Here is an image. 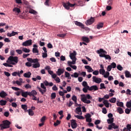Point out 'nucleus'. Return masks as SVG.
Masks as SVG:
<instances>
[{"label":"nucleus","mask_w":131,"mask_h":131,"mask_svg":"<svg viewBox=\"0 0 131 131\" xmlns=\"http://www.w3.org/2000/svg\"><path fill=\"white\" fill-rule=\"evenodd\" d=\"M107 121L108 124H112L114 121V118H112L111 119H108L107 120Z\"/></svg>","instance_id":"nucleus-27"},{"label":"nucleus","mask_w":131,"mask_h":131,"mask_svg":"<svg viewBox=\"0 0 131 131\" xmlns=\"http://www.w3.org/2000/svg\"><path fill=\"white\" fill-rule=\"evenodd\" d=\"M82 85L84 86V88H86V86H89V85H88V83L86 82V81H83Z\"/></svg>","instance_id":"nucleus-50"},{"label":"nucleus","mask_w":131,"mask_h":131,"mask_svg":"<svg viewBox=\"0 0 131 131\" xmlns=\"http://www.w3.org/2000/svg\"><path fill=\"white\" fill-rule=\"evenodd\" d=\"M111 66H112V68H116V63L113 62L112 63Z\"/></svg>","instance_id":"nucleus-63"},{"label":"nucleus","mask_w":131,"mask_h":131,"mask_svg":"<svg viewBox=\"0 0 131 131\" xmlns=\"http://www.w3.org/2000/svg\"><path fill=\"white\" fill-rule=\"evenodd\" d=\"M92 117V115H91V114H86L85 115V118L86 119H88V118H91Z\"/></svg>","instance_id":"nucleus-57"},{"label":"nucleus","mask_w":131,"mask_h":131,"mask_svg":"<svg viewBox=\"0 0 131 131\" xmlns=\"http://www.w3.org/2000/svg\"><path fill=\"white\" fill-rule=\"evenodd\" d=\"M60 123H61V122H60V121H59L58 120H57L56 121V122H55V123H54V125L55 126H58V125H59V124H60Z\"/></svg>","instance_id":"nucleus-47"},{"label":"nucleus","mask_w":131,"mask_h":131,"mask_svg":"<svg viewBox=\"0 0 131 131\" xmlns=\"http://www.w3.org/2000/svg\"><path fill=\"white\" fill-rule=\"evenodd\" d=\"M126 106L127 108H130L131 107V100L127 102Z\"/></svg>","instance_id":"nucleus-43"},{"label":"nucleus","mask_w":131,"mask_h":131,"mask_svg":"<svg viewBox=\"0 0 131 131\" xmlns=\"http://www.w3.org/2000/svg\"><path fill=\"white\" fill-rule=\"evenodd\" d=\"M103 103L106 108H109V102H108V100H105L103 101Z\"/></svg>","instance_id":"nucleus-28"},{"label":"nucleus","mask_w":131,"mask_h":131,"mask_svg":"<svg viewBox=\"0 0 131 131\" xmlns=\"http://www.w3.org/2000/svg\"><path fill=\"white\" fill-rule=\"evenodd\" d=\"M109 75H110V73L106 72L105 74H104L103 77H104V78H108Z\"/></svg>","instance_id":"nucleus-36"},{"label":"nucleus","mask_w":131,"mask_h":131,"mask_svg":"<svg viewBox=\"0 0 131 131\" xmlns=\"http://www.w3.org/2000/svg\"><path fill=\"white\" fill-rule=\"evenodd\" d=\"M75 62H76V60H72V61H68V63L69 66L71 67V66H72V65H74V64H75Z\"/></svg>","instance_id":"nucleus-26"},{"label":"nucleus","mask_w":131,"mask_h":131,"mask_svg":"<svg viewBox=\"0 0 131 131\" xmlns=\"http://www.w3.org/2000/svg\"><path fill=\"white\" fill-rule=\"evenodd\" d=\"M29 13H30V14H33L34 15L37 13V12L33 9H30L29 10Z\"/></svg>","instance_id":"nucleus-32"},{"label":"nucleus","mask_w":131,"mask_h":131,"mask_svg":"<svg viewBox=\"0 0 131 131\" xmlns=\"http://www.w3.org/2000/svg\"><path fill=\"white\" fill-rule=\"evenodd\" d=\"M40 86L41 88L39 86H37V89L41 93V95H43L45 93H47V87L45 86V84L43 83H41ZM41 89H43V90Z\"/></svg>","instance_id":"nucleus-4"},{"label":"nucleus","mask_w":131,"mask_h":131,"mask_svg":"<svg viewBox=\"0 0 131 131\" xmlns=\"http://www.w3.org/2000/svg\"><path fill=\"white\" fill-rule=\"evenodd\" d=\"M117 105L119 106V107H123V102H118L117 103Z\"/></svg>","instance_id":"nucleus-44"},{"label":"nucleus","mask_w":131,"mask_h":131,"mask_svg":"<svg viewBox=\"0 0 131 131\" xmlns=\"http://www.w3.org/2000/svg\"><path fill=\"white\" fill-rule=\"evenodd\" d=\"M42 58H47V57H48V54L47 53V52L42 53Z\"/></svg>","instance_id":"nucleus-56"},{"label":"nucleus","mask_w":131,"mask_h":131,"mask_svg":"<svg viewBox=\"0 0 131 131\" xmlns=\"http://www.w3.org/2000/svg\"><path fill=\"white\" fill-rule=\"evenodd\" d=\"M117 112H118V113H119V114H123V113H124L123 110L120 107H117Z\"/></svg>","instance_id":"nucleus-19"},{"label":"nucleus","mask_w":131,"mask_h":131,"mask_svg":"<svg viewBox=\"0 0 131 131\" xmlns=\"http://www.w3.org/2000/svg\"><path fill=\"white\" fill-rule=\"evenodd\" d=\"M102 113H103V114H107V109L106 108V107L102 108Z\"/></svg>","instance_id":"nucleus-49"},{"label":"nucleus","mask_w":131,"mask_h":131,"mask_svg":"<svg viewBox=\"0 0 131 131\" xmlns=\"http://www.w3.org/2000/svg\"><path fill=\"white\" fill-rule=\"evenodd\" d=\"M72 100L75 102V104H76V102L77 101V97L75 96V95H74L72 97Z\"/></svg>","instance_id":"nucleus-37"},{"label":"nucleus","mask_w":131,"mask_h":131,"mask_svg":"<svg viewBox=\"0 0 131 131\" xmlns=\"http://www.w3.org/2000/svg\"><path fill=\"white\" fill-rule=\"evenodd\" d=\"M27 112H28L29 115H30V116H33V115H34V112L31 109L27 110Z\"/></svg>","instance_id":"nucleus-24"},{"label":"nucleus","mask_w":131,"mask_h":131,"mask_svg":"<svg viewBox=\"0 0 131 131\" xmlns=\"http://www.w3.org/2000/svg\"><path fill=\"white\" fill-rule=\"evenodd\" d=\"M97 54H99V57H101V58H104V57L105 56V54H106L107 52L103 50V49H100L99 50H97Z\"/></svg>","instance_id":"nucleus-6"},{"label":"nucleus","mask_w":131,"mask_h":131,"mask_svg":"<svg viewBox=\"0 0 131 131\" xmlns=\"http://www.w3.org/2000/svg\"><path fill=\"white\" fill-rule=\"evenodd\" d=\"M104 58H105L106 60H111V56H110L109 55L104 54Z\"/></svg>","instance_id":"nucleus-38"},{"label":"nucleus","mask_w":131,"mask_h":131,"mask_svg":"<svg viewBox=\"0 0 131 131\" xmlns=\"http://www.w3.org/2000/svg\"><path fill=\"white\" fill-rule=\"evenodd\" d=\"M103 89H106V87L105 86V84H104L103 83H101L100 84V90H103Z\"/></svg>","instance_id":"nucleus-46"},{"label":"nucleus","mask_w":131,"mask_h":131,"mask_svg":"<svg viewBox=\"0 0 131 131\" xmlns=\"http://www.w3.org/2000/svg\"><path fill=\"white\" fill-rule=\"evenodd\" d=\"M63 7L66 9V10H69L71 8H73L74 6H75V4H71L70 3L68 2V3H63L62 4Z\"/></svg>","instance_id":"nucleus-5"},{"label":"nucleus","mask_w":131,"mask_h":131,"mask_svg":"<svg viewBox=\"0 0 131 131\" xmlns=\"http://www.w3.org/2000/svg\"><path fill=\"white\" fill-rule=\"evenodd\" d=\"M13 12H17V13H21V10H20V8L15 7L13 9Z\"/></svg>","instance_id":"nucleus-31"},{"label":"nucleus","mask_w":131,"mask_h":131,"mask_svg":"<svg viewBox=\"0 0 131 131\" xmlns=\"http://www.w3.org/2000/svg\"><path fill=\"white\" fill-rule=\"evenodd\" d=\"M75 117H76L78 119H84V117L80 115H75Z\"/></svg>","instance_id":"nucleus-39"},{"label":"nucleus","mask_w":131,"mask_h":131,"mask_svg":"<svg viewBox=\"0 0 131 131\" xmlns=\"http://www.w3.org/2000/svg\"><path fill=\"white\" fill-rule=\"evenodd\" d=\"M109 101L111 103H116V98H112Z\"/></svg>","instance_id":"nucleus-45"},{"label":"nucleus","mask_w":131,"mask_h":131,"mask_svg":"<svg viewBox=\"0 0 131 131\" xmlns=\"http://www.w3.org/2000/svg\"><path fill=\"white\" fill-rule=\"evenodd\" d=\"M99 73L100 74H102V75H104V74H105V70H104V69H100Z\"/></svg>","instance_id":"nucleus-42"},{"label":"nucleus","mask_w":131,"mask_h":131,"mask_svg":"<svg viewBox=\"0 0 131 131\" xmlns=\"http://www.w3.org/2000/svg\"><path fill=\"white\" fill-rule=\"evenodd\" d=\"M52 90L55 92H57L58 87H57V85H54V86L52 87Z\"/></svg>","instance_id":"nucleus-54"},{"label":"nucleus","mask_w":131,"mask_h":131,"mask_svg":"<svg viewBox=\"0 0 131 131\" xmlns=\"http://www.w3.org/2000/svg\"><path fill=\"white\" fill-rule=\"evenodd\" d=\"M64 69H58L57 71L56 72V74H57L58 76H60L61 74H63L64 73Z\"/></svg>","instance_id":"nucleus-16"},{"label":"nucleus","mask_w":131,"mask_h":131,"mask_svg":"<svg viewBox=\"0 0 131 131\" xmlns=\"http://www.w3.org/2000/svg\"><path fill=\"white\" fill-rule=\"evenodd\" d=\"M92 79L93 81L96 82V83H101V82H102V79L100 78H98L94 76L93 77Z\"/></svg>","instance_id":"nucleus-9"},{"label":"nucleus","mask_w":131,"mask_h":131,"mask_svg":"<svg viewBox=\"0 0 131 131\" xmlns=\"http://www.w3.org/2000/svg\"><path fill=\"white\" fill-rule=\"evenodd\" d=\"M56 93H53L51 94V100H54V99H56Z\"/></svg>","instance_id":"nucleus-34"},{"label":"nucleus","mask_w":131,"mask_h":131,"mask_svg":"<svg viewBox=\"0 0 131 131\" xmlns=\"http://www.w3.org/2000/svg\"><path fill=\"white\" fill-rule=\"evenodd\" d=\"M71 125L72 128H76L77 127V123H76V120L72 119L71 120Z\"/></svg>","instance_id":"nucleus-10"},{"label":"nucleus","mask_w":131,"mask_h":131,"mask_svg":"<svg viewBox=\"0 0 131 131\" xmlns=\"http://www.w3.org/2000/svg\"><path fill=\"white\" fill-rule=\"evenodd\" d=\"M6 104H7V100H2L0 101V105H1V106H5V105H6Z\"/></svg>","instance_id":"nucleus-29"},{"label":"nucleus","mask_w":131,"mask_h":131,"mask_svg":"<svg viewBox=\"0 0 131 131\" xmlns=\"http://www.w3.org/2000/svg\"><path fill=\"white\" fill-rule=\"evenodd\" d=\"M66 35H67V33L57 34V36H59V37H62V38H64Z\"/></svg>","instance_id":"nucleus-33"},{"label":"nucleus","mask_w":131,"mask_h":131,"mask_svg":"<svg viewBox=\"0 0 131 131\" xmlns=\"http://www.w3.org/2000/svg\"><path fill=\"white\" fill-rule=\"evenodd\" d=\"M23 51L25 52V53H30V50L27 49V48H24L23 49Z\"/></svg>","instance_id":"nucleus-51"},{"label":"nucleus","mask_w":131,"mask_h":131,"mask_svg":"<svg viewBox=\"0 0 131 131\" xmlns=\"http://www.w3.org/2000/svg\"><path fill=\"white\" fill-rule=\"evenodd\" d=\"M21 108L23 110H25V111H27V105L26 104H22Z\"/></svg>","instance_id":"nucleus-40"},{"label":"nucleus","mask_w":131,"mask_h":131,"mask_svg":"<svg viewBox=\"0 0 131 131\" xmlns=\"http://www.w3.org/2000/svg\"><path fill=\"white\" fill-rule=\"evenodd\" d=\"M76 56V51H74L73 53H71L70 54V57L71 60H74L75 61H76V57L75 56Z\"/></svg>","instance_id":"nucleus-13"},{"label":"nucleus","mask_w":131,"mask_h":131,"mask_svg":"<svg viewBox=\"0 0 131 131\" xmlns=\"http://www.w3.org/2000/svg\"><path fill=\"white\" fill-rule=\"evenodd\" d=\"M125 77H127V78H131V74L128 71H125Z\"/></svg>","instance_id":"nucleus-23"},{"label":"nucleus","mask_w":131,"mask_h":131,"mask_svg":"<svg viewBox=\"0 0 131 131\" xmlns=\"http://www.w3.org/2000/svg\"><path fill=\"white\" fill-rule=\"evenodd\" d=\"M25 88L27 90H28V89H31V85H30L29 84H27L25 85Z\"/></svg>","instance_id":"nucleus-53"},{"label":"nucleus","mask_w":131,"mask_h":131,"mask_svg":"<svg viewBox=\"0 0 131 131\" xmlns=\"http://www.w3.org/2000/svg\"><path fill=\"white\" fill-rule=\"evenodd\" d=\"M112 69V66L111 65L108 66L107 68V70L108 72L111 71V70Z\"/></svg>","instance_id":"nucleus-61"},{"label":"nucleus","mask_w":131,"mask_h":131,"mask_svg":"<svg viewBox=\"0 0 131 131\" xmlns=\"http://www.w3.org/2000/svg\"><path fill=\"white\" fill-rule=\"evenodd\" d=\"M6 62L7 63H3V65L5 66V67H8L9 64H11V65H16V64L18 63V57L9 56Z\"/></svg>","instance_id":"nucleus-1"},{"label":"nucleus","mask_w":131,"mask_h":131,"mask_svg":"<svg viewBox=\"0 0 131 131\" xmlns=\"http://www.w3.org/2000/svg\"><path fill=\"white\" fill-rule=\"evenodd\" d=\"M21 96L24 98H27L28 96H30L29 92H24L23 90H21Z\"/></svg>","instance_id":"nucleus-14"},{"label":"nucleus","mask_w":131,"mask_h":131,"mask_svg":"<svg viewBox=\"0 0 131 131\" xmlns=\"http://www.w3.org/2000/svg\"><path fill=\"white\" fill-rule=\"evenodd\" d=\"M87 89L91 92H92V91H98V90H99V88H98L97 85H93L91 87H90V86H87Z\"/></svg>","instance_id":"nucleus-11"},{"label":"nucleus","mask_w":131,"mask_h":131,"mask_svg":"<svg viewBox=\"0 0 131 131\" xmlns=\"http://www.w3.org/2000/svg\"><path fill=\"white\" fill-rule=\"evenodd\" d=\"M32 63H38V59L35 58L33 59L32 62Z\"/></svg>","instance_id":"nucleus-64"},{"label":"nucleus","mask_w":131,"mask_h":131,"mask_svg":"<svg viewBox=\"0 0 131 131\" xmlns=\"http://www.w3.org/2000/svg\"><path fill=\"white\" fill-rule=\"evenodd\" d=\"M31 45H32V39L27 40L22 43L23 47H29L30 46H31Z\"/></svg>","instance_id":"nucleus-7"},{"label":"nucleus","mask_w":131,"mask_h":131,"mask_svg":"<svg viewBox=\"0 0 131 131\" xmlns=\"http://www.w3.org/2000/svg\"><path fill=\"white\" fill-rule=\"evenodd\" d=\"M84 67L85 69H87V70H89L88 72H93V71H94V70H93V68H92V67H91V66H85Z\"/></svg>","instance_id":"nucleus-20"},{"label":"nucleus","mask_w":131,"mask_h":131,"mask_svg":"<svg viewBox=\"0 0 131 131\" xmlns=\"http://www.w3.org/2000/svg\"><path fill=\"white\" fill-rule=\"evenodd\" d=\"M33 68H39L40 67V64H39V62H37L36 63H34L33 64Z\"/></svg>","instance_id":"nucleus-25"},{"label":"nucleus","mask_w":131,"mask_h":131,"mask_svg":"<svg viewBox=\"0 0 131 131\" xmlns=\"http://www.w3.org/2000/svg\"><path fill=\"white\" fill-rule=\"evenodd\" d=\"M92 99L93 97L90 94H87L86 96L84 94L81 95V100L85 104H91L92 102L90 100H92Z\"/></svg>","instance_id":"nucleus-2"},{"label":"nucleus","mask_w":131,"mask_h":131,"mask_svg":"<svg viewBox=\"0 0 131 131\" xmlns=\"http://www.w3.org/2000/svg\"><path fill=\"white\" fill-rule=\"evenodd\" d=\"M82 40H83V41H85V42H86L87 43L90 42V39L88 37L83 36L82 37Z\"/></svg>","instance_id":"nucleus-22"},{"label":"nucleus","mask_w":131,"mask_h":131,"mask_svg":"<svg viewBox=\"0 0 131 131\" xmlns=\"http://www.w3.org/2000/svg\"><path fill=\"white\" fill-rule=\"evenodd\" d=\"M14 84H15V83H16V84H17L18 85H22V83L21 82H20L19 81H14L13 82Z\"/></svg>","instance_id":"nucleus-48"},{"label":"nucleus","mask_w":131,"mask_h":131,"mask_svg":"<svg viewBox=\"0 0 131 131\" xmlns=\"http://www.w3.org/2000/svg\"><path fill=\"white\" fill-rule=\"evenodd\" d=\"M118 127H119L118 125H116L115 123H113L108 125V129H109V130L112 129V128H114V129H117Z\"/></svg>","instance_id":"nucleus-12"},{"label":"nucleus","mask_w":131,"mask_h":131,"mask_svg":"<svg viewBox=\"0 0 131 131\" xmlns=\"http://www.w3.org/2000/svg\"><path fill=\"white\" fill-rule=\"evenodd\" d=\"M117 68L120 71H121L122 70V69H123V68H122V67H121V66H120V64L118 65L117 67Z\"/></svg>","instance_id":"nucleus-52"},{"label":"nucleus","mask_w":131,"mask_h":131,"mask_svg":"<svg viewBox=\"0 0 131 131\" xmlns=\"http://www.w3.org/2000/svg\"><path fill=\"white\" fill-rule=\"evenodd\" d=\"M11 124V122L7 120L3 121L2 124H0V127H1V130L6 129V128H9L10 125Z\"/></svg>","instance_id":"nucleus-3"},{"label":"nucleus","mask_w":131,"mask_h":131,"mask_svg":"<svg viewBox=\"0 0 131 131\" xmlns=\"http://www.w3.org/2000/svg\"><path fill=\"white\" fill-rule=\"evenodd\" d=\"M74 24H75V25H76L77 26H79V27H81V28H84V25H83V24H82V23L77 21H75L74 22Z\"/></svg>","instance_id":"nucleus-15"},{"label":"nucleus","mask_w":131,"mask_h":131,"mask_svg":"<svg viewBox=\"0 0 131 131\" xmlns=\"http://www.w3.org/2000/svg\"><path fill=\"white\" fill-rule=\"evenodd\" d=\"M104 26V24L102 23H100L97 25V29H101V28H103V26Z\"/></svg>","instance_id":"nucleus-30"},{"label":"nucleus","mask_w":131,"mask_h":131,"mask_svg":"<svg viewBox=\"0 0 131 131\" xmlns=\"http://www.w3.org/2000/svg\"><path fill=\"white\" fill-rule=\"evenodd\" d=\"M65 60H66V57L63 55H61L60 56V61H65Z\"/></svg>","instance_id":"nucleus-62"},{"label":"nucleus","mask_w":131,"mask_h":131,"mask_svg":"<svg viewBox=\"0 0 131 131\" xmlns=\"http://www.w3.org/2000/svg\"><path fill=\"white\" fill-rule=\"evenodd\" d=\"M125 113L126 114H129V113H130V110L128 108H126L125 110Z\"/></svg>","instance_id":"nucleus-58"},{"label":"nucleus","mask_w":131,"mask_h":131,"mask_svg":"<svg viewBox=\"0 0 131 131\" xmlns=\"http://www.w3.org/2000/svg\"><path fill=\"white\" fill-rule=\"evenodd\" d=\"M95 22V17H91L89 19H88L85 22L86 25H92Z\"/></svg>","instance_id":"nucleus-8"},{"label":"nucleus","mask_w":131,"mask_h":131,"mask_svg":"<svg viewBox=\"0 0 131 131\" xmlns=\"http://www.w3.org/2000/svg\"><path fill=\"white\" fill-rule=\"evenodd\" d=\"M7 96H8V94L4 91H1L0 93V97L1 98H5Z\"/></svg>","instance_id":"nucleus-18"},{"label":"nucleus","mask_w":131,"mask_h":131,"mask_svg":"<svg viewBox=\"0 0 131 131\" xmlns=\"http://www.w3.org/2000/svg\"><path fill=\"white\" fill-rule=\"evenodd\" d=\"M79 75L78 74V73H77V72H75L74 73V74L71 75V77H75V78H77V77H78Z\"/></svg>","instance_id":"nucleus-35"},{"label":"nucleus","mask_w":131,"mask_h":131,"mask_svg":"<svg viewBox=\"0 0 131 131\" xmlns=\"http://www.w3.org/2000/svg\"><path fill=\"white\" fill-rule=\"evenodd\" d=\"M32 52L34 53H37V54H38V53H39L38 49H37V48H33Z\"/></svg>","instance_id":"nucleus-41"},{"label":"nucleus","mask_w":131,"mask_h":131,"mask_svg":"<svg viewBox=\"0 0 131 131\" xmlns=\"http://www.w3.org/2000/svg\"><path fill=\"white\" fill-rule=\"evenodd\" d=\"M30 97L33 96H36L37 95V92L35 90H32L31 92H29Z\"/></svg>","instance_id":"nucleus-17"},{"label":"nucleus","mask_w":131,"mask_h":131,"mask_svg":"<svg viewBox=\"0 0 131 131\" xmlns=\"http://www.w3.org/2000/svg\"><path fill=\"white\" fill-rule=\"evenodd\" d=\"M24 76L27 78H30V77L31 76V72H28L27 73H25L24 74Z\"/></svg>","instance_id":"nucleus-21"},{"label":"nucleus","mask_w":131,"mask_h":131,"mask_svg":"<svg viewBox=\"0 0 131 131\" xmlns=\"http://www.w3.org/2000/svg\"><path fill=\"white\" fill-rule=\"evenodd\" d=\"M4 74L6 76H7V77L11 76V74L8 72H4Z\"/></svg>","instance_id":"nucleus-55"},{"label":"nucleus","mask_w":131,"mask_h":131,"mask_svg":"<svg viewBox=\"0 0 131 131\" xmlns=\"http://www.w3.org/2000/svg\"><path fill=\"white\" fill-rule=\"evenodd\" d=\"M93 74L94 75H99V71H95L94 72H93Z\"/></svg>","instance_id":"nucleus-59"},{"label":"nucleus","mask_w":131,"mask_h":131,"mask_svg":"<svg viewBox=\"0 0 131 131\" xmlns=\"http://www.w3.org/2000/svg\"><path fill=\"white\" fill-rule=\"evenodd\" d=\"M47 47L48 49H53V45L51 43H48Z\"/></svg>","instance_id":"nucleus-60"}]
</instances>
